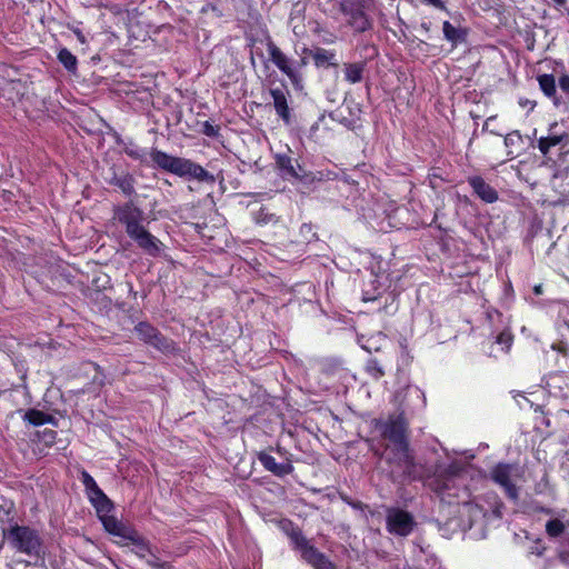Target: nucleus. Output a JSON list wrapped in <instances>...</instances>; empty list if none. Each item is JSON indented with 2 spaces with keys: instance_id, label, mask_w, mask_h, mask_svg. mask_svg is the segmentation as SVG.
Segmentation results:
<instances>
[{
  "instance_id": "1",
  "label": "nucleus",
  "mask_w": 569,
  "mask_h": 569,
  "mask_svg": "<svg viewBox=\"0 0 569 569\" xmlns=\"http://www.w3.org/2000/svg\"><path fill=\"white\" fill-rule=\"evenodd\" d=\"M114 219L126 229L127 236L136 242L146 254L159 257L164 244L144 227V212L132 202H127L114 209Z\"/></svg>"
},
{
  "instance_id": "2",
  "label": "nucleus",
  "mask_w": 569,
  "mask_h": 569,
  "mask_svg": "<svg viewBox=\"0 0 569 569\" xmlns=\"http://www.w3.org/2000/svg\"><path fill=\"white\" fill-rule=\"evenodd\" d=\"M2 533L4 540L17 552L37 559L46 553L43 539L34 528L13 523L9 525L8 528H2Z\"/></svg>"
},
{
  "instance_id": "3",
  "label": "nucleus",
  "mask_w": 569,
  "mask_h": 569,
  "mask_svg": "<svg viewBox=\"0 0 569 569\" xmlns=\"http://www.w3.org/2000/svg\"><path fill=\"white\" fill-rule=\"evenodd\" d=\"M462 470L458 462L448 466L437 465L433 473L427 479V486L442 499L445 495L456 496Z\"/></svg>"
},
{
  "instance_id": "4",
  "label": "nucleus",
  "mask_w": 569,
  "mask_h": 569,
  "mask_svg": "<svg viewBox=\"0 0 569 569\" xmlns=\"http://www.w3.org/2000/svg\"><path fill=\"white\" fill-rule=\"evenodd\" d=\"M290 526L292 525L290 523ZM287 533L301 558L313 569H336V566L309 542L298 527H291Z\"/></svg>"
},
{
  "instance_id": "5",
  "label": "nucleus",
  "mask_w": 569,
  "mask_h": 569,
  "mask_svg": "<svg viewBox=\"0 0 569 569\" xmlns=\"http://www.w3.org/2000/svg\"><path fill=\"white\" fill-rule=\"evenodd\" d=\"M386 461L391 466V471L413 478L416 476L415 458L410 451L409 443L387 445Z\"/></svg>"
},
{
  "instance_id": "6",
  "label": "nucleus",
  "mask_w": 569,
  "mask_h": 569,
  "mask_svg": "<svg viewBox=\"0 0 569 569\" xmlns=\"http://www.w3.org/2000/svg\"><path fill=\"white\" fill-rule=\"evenodd\" d=\"M267 50L272 63L288 77L295 87H300L302 83V74L298 71L296 61L282 52L270 38L267 40Z\"/></svg>"
},
{
  "instance_id": "7",
  "label": "nucleus",
  "mask_w": 569,
  "mask_h": 569,
  "mask_svg": "<svg viewBox=\"0 0 569 569\" xmlns=\"http://www.w3.org/2000/svg\"><path fill=\"white\" fill-rule=\"evenodd\" d=\"M372 0H342L341 11L349 16V23L358 32H363L371 27L367 11L371 8Z\"/></svg>"
},
{
  "instance_id": "8",
  "label": "nucleus",
  "mask_w": 569,
  "mask_h": 569,
  "mask_svg": "<svg viewBox=\"0 0 569 569\" xmlns=\"http://www.w3.org/2000/svg\"><path fill=\"white\" fill-rule=\"evenodd\" d=\"M491 479L505 489L508 498L516 501L519 497L515 480L519 477V468L511 463H498L490 472Z\"/></svg>"
},
{
  "instance_id": "9",
  "label": "nucleus",
  "mask_w": 569,
  "mask_h": 569,
  "mask_svg": "<svg viewBox=\"0 0 569 569\" xmlns=\"http://www.w3.org/2000/svg\"><path fill=\"white\" fill-rule=\"evenodd\" d=\"M381 435L389 441L388 445L409 443L408 421L403 413L390 416L386 422L380 423Z\"/></svg>"
},
{
  "instance_id": "10",
  "label": "nucleus",
  "mask_w": 569,
  "mask_h": 569,
  "mask_svg": "<svg viewBox=\"0 0 569 569\" xmlns=\"http://www.w3.org/2000/svg\"><path fill=\"white\" fill-rule=\"evenodd\" d=\"M134 332L144 343L152 346L157 350L168 353L174 350L172 340L164 337L157 328L149 322H139L134 327Z\"/></svg>"
},
{
  "instance_id": "11",
  "label": "nucleus",
  "mask_w": 569,
  "mask_h": 569,
  "mask_svg": "<svg viewBox=\"0 0 569 569\" xmlns=\"http://www.w3.org/2000/svg\"><path fill=\"white\" fill-rule=\"evenodd\" d=\"M387 530L395 536H409L416 525L411 513L399 508H390L386 516Z\"/></svg>"
},
{
  "instance_id": "12",
  "label": "nucleus",
  "mask_w": 569,
  "mask_h": 569,
  "mask_svg": "<svg viewBox=\"0 0 569 569\" xmlns=\"http://www.w3.org/2000/svg\"><path fill=\"white\" fill-rule=\"evenodd\" d=\"M103 528L110 535L117 536L126 541L132 542L136 546H141L144 549L143 540L132 527L123 523L113 516L104 517L101 520Z\"/></svg>"
},
{
  "instance_id": "13",
  "label": "nucleus",
  "mask_w": 569,
  "mask_h": 569,
  "mask_svg": "<svg viewBox=\"0 0 569 569\" xmlns=\"http://www.w3.org/2000/svg\"><path fill=\"white\" fill-rule=\"evenodd\" d=\"M176 176L210 184L216 182L212 173L207 171L202 166L186 158H181Z\"/></svg>"
},
{
  "instance_id": "14",
  "label": "nucleus",
  "mask_w": 569,
  "mask_h": 569,
  "mask_svg": "<svg viewBox=\"0 0 569 569\" xmlns=\"http://www.w3.org/2000/svg\"><path fill=\"white\" fill-rule=\"evenodd\" d=\"M290 149L287 152H279L274 154V161L281 177L284 179H299L298 170H301L298 160L290 156Z\"/></svg>"
},
{
  "instance_id": "15",
  "label": "nucleus",
  "mask_w": 569,
  "mask_h": 569,
  "mask_svg": "<svg viewBox=\"0 0 569 569\" xmlns=\"http://www.w3.org/2000/svg\"><path fill=\"white\" fill-rule=\"evenodd\" d=\"M302 54H308L317 68L337 67L338 61L335 51L321 47L302 49Z\"/></svg>"
},
{
  "instance_id": "16",
  "label": "nucleus",
  "mask_w": 569,
  "mask_h": 569,
  "mask_svg": "<svg viewBox=\"0 0 569 569\" xmlns=\"http://www.w3.org/2000/svg\"><path fill=\"white\" fill-rule=\"evenodd\" d=\"M270 96L273 100V107L277 114L286 122L290 123L291 113L288 104L289 91L282 88H272L270 89Z\"/></svg>"
},
{
  "instance_id": "17",
  "label": "nucleus",
  "mask_w": 569,
  "mask_h": 569,
  "mask_svg": "<svg viewBox=\"0 0 569 569\" xmlns=\"http://www.w3.org/2000/svg\"><path fill=\"white\" fill-rule=\"evenodd\" d=\"M473 192L485 202L492 203L498 200V192L481 177L475 176L468 179Z\"/></svg>"
},
{
  "instance_id": "18",
  "label": "nucleus",
  "mask_w": 569,
  "mask_h": 569,
  "mask_svg": "<svg viewBox=\"0 0 569 569\" xmlns=\"http://www.w3.org/2000/svg\"><path fill=\"white\" fill-rule=\"evenodd\" d=\"M150 158L158 168L173 174L177 173L181 160L180 157H173L158 149L151 150Z\"/></svg>"
},
{
  "instance_id": "19",
  "label": "nucleus",
  "mask_w": 569,
  "mask_h": 569,
  "mask_svg": "<svg viewBox=\"0 0 569 569\" xmlns=\"http://www.w3.org/2000/svg\"><path fill=\"white\" fill-rule=\"evenodd\" d=\"M258 460L266 470L278 477L290 475L293 471V466L290 462L278 463L276 459L267 452H259Z\"/></svg>"
},
{
  "instance_id": "20",
  "label": "nucleus",
  "mask_w": 569,
  "mask_h": 569,
  "mask_svg": "<svg viewBox=\"0 0 569 569\" xmlns=\"http://www.w3.org/2000/svg\"><path fill=\"white\" fill-rule=\"evenodd\" d=\"M537 81L539 83L540 90L543 92V94L551 99L552 103L556 107H559L562 102V99L557 93V82L553 74L550 73H543L539 74L537 77Z\"/></svg>"
},
{
  "instance_id": "21",
  "label": "nucleus",
  "mask_w": 569,
  "mask_h": 569,
  "mask_svg": "<svg viewBox=\"0 0 569 569\" xmlns=\"http://www.w3.org/2000/svg\"><path fill=\"white\" fill-rule=\"evenodd\" d=\"M88 498L94 507L100 520L110 516L109 513L113 509V503L101 489L96 490L93 493L89 495Z\"/></svg>"
},
{
  "instance_id": "22",
  "label": "nucleus",
  "mask_w": 569,
  "mask_h": 569,
  "mask_svg": "<svg viewBox=\"0 0 569 569\" xmlns=\"http://www.w3.org/2000/svg\"><path fill=\"white\" fill-rule=\"evenodd\" d=\"M366 61L346 62L343 63L345 80L350 84L359 83L363 80L366 71Z\"/></svg>"
},
{
  "instance_id": "23",
  "label": "nucleus",
  "mask_w": 569,
  "mask_h": 569,
  "mask_svg": "<svg viewBox=\"0 0 569 569\" xmlns=\"http://www.w3.org/2000/svg\"><path fill=\"white\" fill-rule=\"evenodd\" d=\"M442 31L445 39L449 41L453 48L467 41V29L457 28L452 26L449 21L443 22Z\"/></svg>"
},
{
  "instance_id": "24",
  "label": "nucleus",
  "mask_w": 569,
  "mask_h": 569,
  "mask_svg": "<svg viewBox=\"0 0 569 569\" xmlns=\"http://www.w3.org/2000/svg\"><path fill=\"white\" fill-rule=\"evenodd\" d=\"M109 182L127 196L134 193V178L129 173L117 174L114 172Z\"/></svg>"
},
{
  "instance_id": "25",
  "label": "nucleus",
  "mask_w": 569,
  "mask_h": 569,
  "mask_svg": "<svg viewBox=\"0 0 569 569\" xmlns=\"http://www.w3.org/2000/svg\"><path fill=\"white\" fill-rule=\"evenodd\" d=\"M23 419L32 426H42L46 423H54V417H52L51 415H48L41 410H38V409H29L24 413Z\"/></svg>"
},
{
  "instance_id": "26",
  "label": "nucleus",
  "mask_w": 569,
  "mask_h": 569,
  "mask_svg": "<svg viewBox=\"0 0 569 569\" xmlns=\"http://www.w3.org/2000/svg\"><path fill=\"white\" fill-rule=\"evenodd\" d=\"M58 60L69 72H76L78 60L70 50L67 48L60 49L58 52Z\"/></svg>"
},
{
  "instance_id": "27",
  "label": "nucleus",
  "mask_w": 569,
  "mask_h": 569,
  "mask_svg": "<svg viewBox=\"0 0 569 569\" xmlns=\"http://www.w3.org/2000/svg\"><path fill=\"white\" fill-rule=\"evenodd\" d=\"M563 139V136L542 137L538 140V148L540 152L548 154L551 147L558 146Z\"/></svg>"
},
{
  "instance_id": "28",
  "label": "nucleus",
  "mask_w": 569,
  "mask_h": 569,
  "mask_svg": "<svg viewBox=\"0 0 569 569\" xmlns=\"http://www.w3.org/2000/svg\"><path fill=\"white\" fill-rule=\"evenodd\" d=\"M124 153L128 157H130V158H132L134 160H139L141 162H143L146 160V157H147L146 149L140 148L139 146H137L133 142H129L128 144H126Z\"/></svg>"
},
{
  "instance_id": "29",
  "label": "nucleus",
  "mask_w": 569,
  "mask_h": 569,
  "mask_svg": "<svg viewBox=\"0 0 569 569\" xmlns=\"http://www.w3.org/2000/svg\"><path fill=\"white\" fill-rule=\"evenodd\" d=\"M366 371L376 380L385 376V370L381 363L375 358H371L367 361Z\"/></svg>"
},
{
  "instance_id": "30",
  "label": "nucleus",
  "mask_w": 569,
  "mask_h": 569,
  "mask_svg": "<svg viewBox=\"0 0 569 569\" xmlns=\"http://www.w3.org/2000/svg\"><path fill=\"white\" fill-rule=\"evenodd\" d=\"M546 531L549 537L556 538L563 533L565 525L559 519H551L546 523Z\"/></svg>"
},
{
  "instance_id": "31",
  "label": "nucleus",
  "mask_w": 569,
  "mask_h": 569,
  "mask_svg": "<svg viewBox=\"0 0 569 569\" xmlns=\"http://www.w3.org/2000/svg\"><path fill=\"white\" fill-rule=\"evenodd\" d=\"M80 479H81L82 485L86 488V492H87L88 496L93 493L96 490H100V488L97 485L96 480L86 470L81 471Z\"/></svg>"
},
{
  "instance_id": "32",
  "label": "nucleus",
  "mask_w": 569,
  "mask_h": 569,
  "mask_svg": "<svg viewBox=\"0 0 569 569\" xmlns=\"http://www.w3.org/2000/svg\"><path fill=\"white\" fill-rule=\"evenodd\" d=\"M496 342L502 346L503 351H508L512 343V335L509 331H502L496 337Z\"/></svg>"
},
{
  "instance_id": "33",
  "label": "nucleus",
  "mask_w": 569,
  "mask_h": 569,
  "mask_svg": "<svg viewBox=\"0 0 569 569\" xmlns=\"http://www.w3.org/2000/svg\"><path fill=\"white\" fill-rule=\"evenodd\" d=\"M521 142H522V136L520 134V132L518 130H515L505 137V146L507 148H512L513 146L520 144Z\"/></svg>"
},
{
  "instance_id": "34",
  "label": "nucleus",
  "mask_w": 569,
  "mask_h": 569,
  "mask_svg": "<svg viewBox=\"0 0 569 569\" xmlns=\"http://www.w3.org/2000/svg\"><path fill=\"white\" fill-rule=\"evenodd\" d=\"M13 505L4 503L0 506V521L3 523L4 521H10V512L12 510Z\"/></svg>"
},
{
  "instance_id": "35",
  "label": "nucleus",
  "mask_w": 569,
  "mask_h": 569,
  "mask_svg": "<svg viewBox=\"0 0 569 569\" xmlns=\"http://www.w3.org/2000/svg\"><path fill=\"white\" fill-rule=\"evenodd\" d=\"M558 84L560 90L569 97V74L563 73L559 77Z\"/></svg>"
},
{
  "instance_id": "36",
  "label": "nucleus",
  "mask_w": 569,
  "mask_h": 569,
  "mask_svg": "<svg viewBox=\"0 0 569 569\" xmlns=\"http://www.w3.org/2000/svg\"><path fill=\"white\" fill-rule=\"evenodd\" d=\"M257 221L258 222H262V223H268V222H271V221H276V219H274L273 214L264 213L263 210H260L258 216H257Z\"/></svg>"
},
{
  "instance_id": "37",
  "label": "nucleus",
  "mask_w": 569,
  "mask_h": 569,
  "mask_svg": "<svg viewBox=\"0 0 569 569\" xmlns=\"http://www.w3.org/2000/svg\"><path fill=\"white\" fill-rule=\"evenodd\" d=\"M380 297V291L377 290V293H371L369 292L368 290H363V293H362V300L365 302H368V301H375L377 300L378 298Z\"/></svg>"
},
{
  "instance_id": "38",
  "label": "nucleus",
  "mask_w": 569,
  "mask_h": 569,
  "mask_svg": "<svg viewBox=\"0 0 569 569\" xmlns=\"http://www.w3.org/2000/svg\"><path fill=\"white\" fill-rule=\"evenodd\" d=\"M209 10L212 11L217 17L222 16V11L213 3H209L202 9L203 12H208Z\"/></svg>"
},
{
  "instance_id": "39",
  "label": "nucleus",
  "mask_w": 569,
  "mask_h": 569,
  "mask_svg": "<svg viewBox=\"0 0 569 569\" xmlns=\"http://www.w3.org/2000/svg\"><path fill=\"white\" fill-rule=\"evenodd\" d=\"M204 134L209 136V137H213L217 134V130L214 129V127L212 124H210L209 122H206L204 123V130H203Z\"/></svg>"
},
{
  "instance_id": "40",
  "label": "nucleus",
  "mask_w": 569,
  "mask_h": 569,
  "mask_svg": "<svg viewBox=\"0 0 569 569\" xmlns=\"http://www.w3.org/2000/svg\"><path fill=\"white\" fill-rule=\"evenodd\" d=\"M505 508L503 503L501 501L497 502L493 510H492V513L497 517V518H501L502 517V509Z\"/></svg>"
},
{
  "instance_id": "41",
  "label": "nucleus",
  "mask_w": 569,
  "mask_h": 569,
  "mask_svg": "<svg viewBox=\"0 0 569 569\" xmlns=\"http://www.w3.org/2000/svg\"><path fill=\"white\" fill-rule=\"evenodd\" d=\"M308 58H310L308 54H302L301 59L299 61H296V66H297L299 72H300L301 68L307 66Z\"/></svg>"
},
{
  "instance_id": "42",
  "label": "nucleus",
  "mask_w": 569,
  "mask_h": 569,
  "mask_svg": "<svg viewBox=\"0 0 569 569\" xmlns=\"http://www.w3.org/2000/svg\"><path fill=\"white\" fill-rule=\"evenodd\" d=\"M558 328L559 330H561L562 328H566L569 330V321L568 320H562L559 325H558Z\"/></svg>"
},
{
  "instance_id": "43",
  "label": "nucleus",
  "mask_w": 569,
  "mask_h": 569,
  "mask_svg": "<svg viewBox=\"0 0 569 569\" xmlns=\"http://www.w3.org/2000/svg\"><path fill=\"white\" fill-rule=\"evenodd\" d=\"M559 556H560V558H561L563 561H569V551H568V552H566V551H562V550H561V551L559 552Z\"/></svg>"
},
{
  "instance_id": "44",
  "label": "nucleus",
  "mask_w": 569,
  "mask_h": 569,
  "mask_svg": "<svg viewBox=\"0 0 569 569\" xmlns=\"http://www.w3.org/2000/svg\"><path fill=\"white\" fill-rule=\"evenodd\" d=\"M532 553L541 556L543 553V549H540V548L537 547L536 549L532 550Z\"/></svg>"
},
{
  "instance_id": "45",
  "label": "nucleus",
  "mask_w": 569,
  "mask_h": 569,
  "mask_svg": "<svg viewBox=\"0 0 569 569\" xmlns=\"http://www.w3.org/2000/svg\"><path fill=\"white\" fill-rule=\"evenodd\" d=\"M250 63L251 66L254 68L256 67V59H254V53L251 52V56H250Z\"/></svg>"
},
{
  "instance_id": "46",
  "label": "nucleus",
  "mask_w": 569,
  "mask_h": 569,
  "mask_svg": "<svg viewBox=\"0 0 569 569\" xmlns=\"http://www.w3.org/2000/svg\"><path fill=\"white\" fill-rule=\"evenodd\" d=\"M77 37L82 43L86 41L84 36L80 31L77 32Z\"/></svg>"
},
{
  "instance_id": "47",
  "label": "nucleus",
  "mask_w": 569,
  "mask_h": 569,
  "mask_svg": "<svg viewBox=\"0 0 569 569\" xmlns=\"http://www.w3.org/2000/svg\"><path fill=\"white\" fill-rule=\"evenodd\" d=\"M541 291H542V290H541V286H540V284L535 287V292H536L537 295H540V293H541Z\"/></svg>"
},
{
  "instance_id": "48",
  "label": "nucleus",
  "mask_w": 569,
  "mask_h": 569,
  "mask_svg": "<svg viewBox=\"0 0 569 569\" xmlns=\"http://www.w3.org/2000/svg\"><path fill=\"white\" fill-rule=\"evenodd\" d=\"M353 508H360L361 502H349Z\"/></svg>"
},
{
  "instance_id": "49",
  "label": "nucleus",
  "mask_w": 569,
  "mask_h": 569,
  "mask_svg": "<svg viewBox=\"0 0 569 569\" xmlns=\"http://www.w3.org/2000/svg\"><path fill=\"white\" fill-rule=\"evenodd\" d=\"M257 57L263 58V53L261 51L257 52Z\"/></svg>"
},
{
  "instance_id": "50",
  "label": "nucleus",
  "mask_w": 569,
  "mask_h": 569,
  "mask_svg": "<svg viewBox=\"0 0 569 569\" xmlns=\"http://www.w3.org/2000/svg\"><path fill=\"white\" fill-rule=\"evenodd\" d=\"M2 174V172L0 171V176Z\"/></svg>"
}]
</instances>
